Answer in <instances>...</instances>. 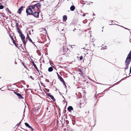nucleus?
I'll use <instances>...</instances> for the list:
<instances>
[{
	"instance_id": "f257e3e1",
	"label": "nucleus",
	"mask_w": 131,
	"mask_h": 131,
	"mask_svg": "<svg viewBox=\"0 0 131 131\" xmlns=\"http://www.w3.org/2000/svg\"><path fill=\"white\" fill-rule=\"evenodd\" d=\"M26 12L28 15H31L33 12L31 8L28 6L26 8Z\"/></svg>"
},
{
	"instance_id": "f03ea898",
	"label": "nucleus",
	"mask_w": 131,
	"mask_h": 131,
	"mask_svg": "<svg viewBox=\"0 0 131 131\" xmlns=\"http://www.w3.org/2000/svg\"><path fill=\"white\" fill-rule=\"evenodd\" d=\"M20 38L21 39V40L23 42L24 45L25 46L26 44V42H25V37L24 35L22 34L20 35Z\"/></svg>"
},
{
	"instance_id": "7ed1b4c3",
	"label": "nucleus",
	"mask_w": 131,
	"mask_h": 131,
	"mask_svg": "<svg viewBox=\"0 0 131 131\" xmlns=\"http://www.w3.org/2000/svg\"><path fill=\"white\" fill-rule=\"evenodd\" d=\"M131 60L130 59H126V60L125 61V63L126 64L125 67V69L126 70L127 69L128 67V64L130 63Z\"/></svg>"
},
{
	"instance_id": "20e7f679",
	"label": "nucleus",
	"mask_w": 131,
	"mask_h": 131,
	"mask_svg": "<svg viewBox=\"0 0 131 131\" xmlns=\"http://www.w3.org/2000/svg\"><path fill=\"white\" fill-rule=\"evenodd\" d=\"M44 91L45 93L48 96L51 97V99L53 100V101H55L56 100L54 98L53 96V95H51L49 93H48L46 91L44 90Z\"/></svg>"
},
{
	"instance_id": "39448f33",
	"label": "nucleus",
	"mask_w": 131,
	"mask_h": 131,
	"mask_svg": "<svg viewBox=\"0 0 131 131\" xmlns=\"http://www.w3.org/2000/svg\"><path fill=\"white\" fill-rule=\"evenodd\" d=\"M31 15H33L36 18H38L39 17V13L38 12H35L34 13L32 12Z\"/></svg>"
},
{
	"instance_id": "423d86ee",
	"label": "nucleus",
	"mask_w": 131,
	"mask_h": 131,
	"mask_svg": "<svg viewBox=\"0 0 131 131\" xmlns=\"http://www.w3.org/2000/svg\"><path fill=\"white\" fill-rule=\"evenodd\" d=\"M25 8V7L24 6H21L18 9L17 13H18L19 14H20L21 13V11L23 10V8Z\"/></svg>"
},
{
	"instance_id": "0eeeda50",
	"label": "nucleus",
	"mask_w": 131,
	"mask_h": 131,
	"mask_svg": "<svg viewBox=\"0 0 131 131\" xmlns=\"http://www.w3.org/2000/svg\"><path fill=\"white\" fill-rule=\"evenodd\" d=\"M26 38L27 40H28L30 41L35 46H36L35 44L32 41V40H31V39L30 38L29 35L28 34L27 35V37H26Z\"/></svg>"
},
{
	"instance_id": "6e6552de",
	"label": "nucleus",
	"mask_w": 131,
	"mask_h": 131,
	"mask_svg": "<svg viewBox=\"0 0 131 131\" xmlns=\"http://www.w3.org/2000/svg\"><path fill=\"white\" fill-rule=\"evenodd\" d=\"M9 36L10 37L11 39L13 41V43L15 45L16 47H18L17 46L18 45V44L15 43L13 38L10 35H9Z\"/></svg>"
},
{
	"instance_id": "1a4fd4ad",
	"label": "nucleus",
	"mask_w": 131,
	"mask_h": 131,
	"mask_svg": "<svg viewBox=\"0 0 131 131\" xmlns=\"http://www.w3.org/2000/svg\"><path fill=\"white\" fill-rule=\"evenodd\" d=\"M32 63L33 66L34 67V68L37 71L39 72V71L36 65L35 64L34 61H32Z\"/></svg>"
},
{
	"instance_id": "9d476101",
	"label": "nucleus",
	"mask_w": 131,
	"mask_h": 131,
	"mask_svg": "<svg viewBox=\"0 0 131 131\" xmlns=\"http://www.w3.org/2000/svg\"><path fill=\"white\" fill-rule=\"evenodd\" d=\"M126 59H127L131 60V50L130 51L129 53L128 54Z\"/></svg>"
},
{
	"instance_id": "9b49d317",
	"label": "nucleus",
	"mask_w": 131,
	"mask_h": 131,
	"mask_svg": "<svg viewBox=\"0 0 131 131\" xmlns=\"http://www.w3.org/2000/svg\"><path fill=\"white\" fill-rule=\"evenodd\" d=\"M34 5L35 7L37 8H38V7H39L41 5L39 3H38L36 4H35Z\"/></svg>"
},
{
	"instance_id": "f8f14e48",
	"label": "nucleus",
	"mask_w": 131,
	"mask_h": 131,
	"mask_svg": "<svg viewBox=\"0 0 131 131\" xmlns=\"http://www.w3.org/2000/svg\"><path fill=\"white\" fill-rule=\"evenodd\" d=\"M25 126L27 127H28L29 128H30V129L32 128V129H33L30 126L29 124L25 122Z\"/></svg>"
},
{
	"instance_id": "ddd939ff",
	"label": "nucleus",
	"mask_w": 131,
	"mask_h": 131,
	"mask_svg": "<svg viewBox=\"0 0 131 131\" xmlns=\"http://www.w3.org/2000/svg\"><path fill=\"white\" fill-rule=\"evenodd\" d=\"M67 109L69 112H71V111L73 110V108L72 106H69L68 108Z\"/></svg>"
},
{
	"instance_id": "4468645a",
	"label": "nucleus",
	"mask_w": 131,
	"mask_h": 131,
	"mask_svg": "<svg viewBox=\"0 0 131 131\" xmlns=\"http://www.w3.org/2000/svg\"><path fill=\"white\" fill-rule=\"evenodd\" d=\"M17 95L18 96V98L19 99H23L24 98L19 93L17 94Z\"/></svg>"
},
{
	"instance_id": "2eb2a0df",
	"label": "nucleus",
	"mask_w": 131,
	"mask_h": 131,
	"mask_svg": "<svg viewBox=\"0 0 131 131\" xmlns=\"http://www.w3.org/2000/svg\"><path fill=\"white\" fill-rule=\"evenodd\" d=\"M57 73V74L58 75V78L61 81H63V79L59 75V74H58V73Z\"/></svg>"
},
{
	"instance_id": "dca6fc26",
	"label": "nucleus",
	"mask_w": 131,
	"mask_h": 131,
	"mask_svg": "<svg viewBox=\"0 0 131 131\" xmlns=\"http://www.w3.org/2000/svg\"><path fill=\"white\" fill-rule=\"evenodd\" d=\"M67 19V16L66 15H64L63 17V21H65Z\"/></svg>"
},
{
	"instance_id": "f3484780",
	"label": "nucleus",
	"mask_w": 131,
	"mask_h": 131,
	"mask_svg": "<svg viewBox=\"0 0 131 131\" xmlns=\"http://www.w3.org/2000/svg\"><path fill=\"white\" fill-rule=\"evenodd\" d=\"M75 9V6L74 5H72L70 7V10L71 11H74Z\"/></svg>"
},
{
	"instance_id": "a211bd4d",
	"label": "nucleus",
	"mask_w": 131,
	"mask_h": 131,
	"mask_svg": "<svg viewBox=\"0 0 131 131\" xmlns=\"http://www.w3.org/2000/svg\"><path fill=\"white\" fill-rule=\"evenodd\" d=\"M53 69L52 67H49L48 69V71L49 72H51L52 71Z\"/></svg>"
},
{
	"instance_id": "6ab92c4d",
	"label": "nucleus",
	"mask_w": 131,
	"mask_h": 131,
	"mask_svg": "<svg viewBox=\"0 0 131 131\" xmlns=\"http://www.w3.org/2000/svg\"><path fill=\"white\" fill-rule=\"evenodd\" d=\"M29 6L30 7L31 9H34L35 7V6H34V5H30V6Z\"/></svg>"
},
{
	"instance_id": "aec40b11",
	"label": "nucleus",
	"mask_w": 131,
	"mask_h": 131,
	"mask_svg": "<svg viewBox=\"0 0 131 131\" xmlns=\"http://www.w3.org/2000/svg\"><path fill=\"white\" fill-rule=\"evenodd\" d=\"M6 10L7 12L8 13H9L10 14H11V12L10 11V10L8 8H7L6 9Z\"/></svg>"
},
{
	"instance_id": "412c9836",
	"label": "nucleus",
	"mask_w": 131,
	"mask_h": 131,
	"mask_svg": "<svg viewBox=\"0 0 131 131\" xmlns=\"http://www.w3.org/2000/svg\"><path fill=\"white\" fill-rule=\"evenodd\" d=\"M79 72H80L79 74H80L82 76L83 74L82 71L80 69H79Z\"/></svg>"
},
{
	"instance_id": "4be33fe9",
	"label": "nucleus",
	"mask_w": 131,
	"mask_h": 131,
	"mask_svg": "<svg viewBox=\"0 0 131 131\" xmlns=\"http://www.w3.org/2000/svg\"><path fill=\"white\" fill-rule=\"evenodd\" d=\"M15 21H16V22L17 21V22L16 23V27H19V24L17 22V20H15Z\"/></svg>"
},
{
	"instance_id": "5701e85b",
	"label": "nucleus",
	"mask_w": 131,
	"mask_h": 131,
	"mask_svg": "<svg viewBox=\"0 0 131 131\" xmlns=\"http://www.w3.org/2000/svg\"><path fill=\"white\" fill-rule=\"evenodd\" d=\"M17 32L19 33V34L20 35V34H22V32L20 30H19L17 31Z\"/></svg>"
},
{
	"instance_id": "b1692460",
	"label": "nucleus",
	"mask_w": 131,
	"mask_h": 131,
	"mask_svg": "<svg viewBox=\"0 0 131 131\" xmlns=\"http://www.w3.org/2000/svg\"><path fill=\"white\" fill-rule=\"evenodd\" d=\"M61 82H62L63 83V85H65V88H66L67 87V86L65 83V82L64 80H63V81H61Z\"/></svg>"
},
{
	"instance_id": "393cba45",
	"label": "nucleus",
	"mask_w": 131,
	"mask_h": 131,
	"mask_svg": "<svg viewBox=\"0 0 131 131\" xmlns=\"http://www.w3.org/2000/svg\"><path fill=\"white\" fill-rule=\"evenodd\" d=\"M44 90H44L46 91L47 92H49V89H47L46 88H45L44 89Z\"/></svg>"
},
{
	"instance_id": "a878e982",
	"label": "nucleus",
	"mask_w": 131,
	"mask_h": 131,
	"mask_svg": "<svg viewBox=\"0 0 131 131\" xmlns=\"http://www.w3.org/2000/svg\"><path fill=\"white\" fill-rule=\"evenodd\" d=\"M21 121H20L19 123H18V124H17L16 126H16H17V127L21 123Z\"/></svg>"
},
{
	"instance_id": "bb28decb",
	"label": "nucleus",
	"mask_w": 131,
	"mask_h": 131,
	"mask_svg": "<svg viewBox=\"0 0 131 131\" xmlns=\"http://www.w3.org/2000/svg\"><path fill=\"white\" fill-rule=\"evenodd\" d=\"M4 6L2 5H0V9H2L3 8Z\"/></svg>"
},
{
	"instance_id": "cd10ccee",
	"label": "nucleus",
	"mask_w": 131,
	"mask_h": 131,
	"mask_svg": "<svg viewBox=\"0 0 131 131\" xmlns=\"http://www.w3.org/2000/svg\"><path fill=\"white\" fill-rule=\"evenodd\" d=\"M83 59V57L82 56H81L79 58V59L80 60H82Z\"/></svg>"
},
{
	"instance_id": "c85d7f7f",
	"label": "nucleus",
	"mask_w": 131,
	"mask_h": 131,
	"mask_svg": "<svg viewBox=\"0 0 131 131\" xmlns=\"http://www.w3.org/2000/svg\"><path fill=\"white\" fill-rule=\"evenodd\" d=\"M31 90V89H24V90L25 91H27L28 90Z\"/></svg>"
},
{
	"instance_id": "c756f323",
	"label": "nucleus",
	"mask_w": 131,
	"mask_h": 131,
	"mask_svg": "<svg viewBox=\"0 0 131 131\" xmlns=\"http://www.w3.org/2000/svg\"><path fill=\"white\" fill-rule=\"evenodd\" d=\"M17 30H20V29L19 27H17Z\"/></svg>"
},
{
	"instance_id": "7c9ffc66",
	"label": "nucleus",
	"mask_w": 131,
	"mask_h": 131,
	"mask_svg": "<svg viewBox=\"0 0 131 131\" xmlns=\"http://www.w3.org/2000/svg\"><path fill=\"white\" fill-rule=\"evenodd\" d=\"M45 81L46 82H49V81L47 79H46L45 80Z\"/></svg>"
},
{
	"instance_id": "2f4dec72",
	"label": "nucleus",
	"mask_w": 131,
	"mask_h": 131,
	"mask_svg": "<svg viewBox=\"0 0 131 131\" xmlns=\"http://www.w3.org/2000/svg\"><path fill=\"white\" fill-rule=\"evenodd\" d=\"M30 78L31 79H32V80H34V78H33L32 77V76H30Z\"/></svg>"
},
{
	"instance_id": "473e14b6",
	"label": "nucleus",
	"mask_w": 131,
	"mask_h": 131,
	"mask_svg": "<svg viewBox=\"0 0 131 131\" xmlns=\"http://www.w3.org/2000/svg\"><path fill=\"white\" fill-rule=\"evenodd\" d=\"M22 65L24 67H25V63H24L23 62L22 63Z\"/></svg>"
},
{
	"instance_id": "72a5a7b5",
	"label": "nucleus",
	"mask_w": 131,
	"mask_h": 131,
	"mask_svg": "<svg viewBox=\"0 0 131 131\" xmlns=\"http://www.w3.org/2000/svg\"><path fill=\"white\" fill-rule=\"evenodd\" d=\"M14 93L15 94H16L17 95V93H17V92H15V91H14Z\"/></svg>"
},
{
	"instance_id": "f704fd0d",
	"label": "nucleus",
	"mask_w": 131,
	"mask_h": 131,
	"mask_svg": "<svg viewBox=\"0 0 131 131\" xmlns=\"http://www.w3.org/2000/svg\"><path fill=\"white\" fill-rule=\"evenodd\" d=\"M38 55L39 56H40L41 55V53L39 52V53H38Z\"/></svg>"
},
{
	"instance_id": "c9c22d12",
	"label": "nucleus",
	"mask_w": 131,
	"mask_h": 131,
	"mask_svg": "<svg viewBox=\"0 0 131 131\" xmlns=\"http://www.w3.org/2000/svg\"><path fill=\"white\" fill-rule=\"evenodd\" d=\"M31 131H36V130L33 128V129H32V128L31 129Z\"/></svg>"
},
{
	"instance_id": "e433bc0d",
	"label": "nucleus",
	"mask_w": 131,
	"mask_h": 131,
	"mask_svg": "<svg viewBox=\"0 0 131 131\" xmlns=\"http://www.w3.org/2000/svg\"><path fill=\"white\" fill-rule=\"evenodd\" d=\"M129 72H130V73H131V66L130 67V68Z\"/></svg>"
},
{
	"instance_id": "4c0bfd02",
	"label": "nucleus",
	"mask_w": 131,
	"mask_h": 131,
	"mask_svg": "<svg viewBox=\"0 0 131 131\" xmlns=\"http://www.w3.org/2000/svg\"><path fill=\"white\" fill-rule=\"evenodd\" d=\"M105 48H103V49H106L107 48V47H106V46H105Z\"/></svg>"
},
{
	"instance_id": "58836bf2",
	"label": "nucleus",
	"mask_w": 131,
	"mask_h": 131,
	"mask_svg": "<svg viewBox=\"0 0 131 131\" xmlns=\"http://www.w3.org/2000/svg\"><path fill=\"white\" fill-rule=\"evenodd\" d=\"M40 83H41V85H43V83L41 81L40 82Z\"/></svg>"
},
{
	"instance_id": "ea45409f",
	"label": "nucleus",
	"mask_w": 131,
	"mask_h": 131,
	"mask_svg": "<svg viewBox=\"0 0 131 131\" xmlns=\"http://www.w3.org/2000/svg\"><path fill=\"white\" fill-rule=\"evenodd\" d=\"M85 16V14H83V16Z\"/></svg>"
},
{
	"instance_id": "a19ab883",
	"label": "nucleus",
	"mask_w": 131,
	"mask_h": 131,
	"mask_svg": "<svg viewBox=\"0 0 131 131\" xmlns=\"http://www.w3.org/2000/svg\"><path fill=\"white\" fill-rule=\"evenodd\" d=\"M29 85H27V88H28L29 87Z\"/></svg>"
},
{
	"instance_id": "79ce46f5",
	"label": "nucleus",
	"mask_w": 131,
	"mask_h": 131,
	"mask_svg": "<svg viewBox=\"0 0 131 131\" xmlns=\"http://www.w3.org/2000/svg\"><path fill=\"white\" fill-rule=\"evenodd\" d=\"M37 2L36 1H35L32 2V3H34V2Z\"/></svg>"
},
{
	"instance_id": "37998d69",
	"label": "nucleus",
	"mask_w": 131,
	"mask_h": 131,
	"mask_svg": "<svg viewBox=\"0 0 131 131\" xmlns=\"http://www.w3.org/2000/svg\"><path fill=\"white\" fill-rule=\"evenodd\" d=\"M72 124L73 125H74L75 124V123L73 122H72Z\"/></svg>"
},
{
	"instance_id": "c03bdc74",
	"label": "nucleus",
	"mask_w": 131,
	"mask_h": 131,
	"mask_svg": "<svg viewBox=\"0 0 131 131\" xmlns=\"http://www.w3.org/2000/svg\"><path fill=\"white\" fill-rule=\"evenodd\" d=\"M42 86L44 87H46V86H45V85H43Z\"/></svg>"
},
{
	"instance_id": "a18cd8bd",
	"label": "nucleus",
	"mask_w": 131,
	"mask_h": 131,
	"mask_svg": "<svg viewBox=\"0 0 131 131\" xmlns=\"http://www.w3.org/2000/svg\"><path fill=\"white\" fill-rule=\"evenodd\" d=\"M44 0H40V1H43Z\"/></svg>"
},
{
	"instance_id": "49530a36",
	"label": "nucleus",
	"mask_w": 131,
	"mask_h": 131,
	"mask_svg": "<svg viewBox=\"0 0 131 131\" xmlns=\"http://www.w3.org/2000/svg\"><path fill=\"white\" fill-rule=\"evenodd\" d=\"M20 46H19V47H17V48H18V49H19V48H20Z\"/></svg>"
},
{
	"instance_id": "de8ad7c7",
	"label": "nucleus",
	"mask_w": 131,
	"mask_h": 131,
	"mask_svg": "<svg viewBox=\"0 0 131 131\" xmlns=\"http://www.w3.org/2000/svg\"><path fill=\"white\" fill-rule=\"evenodd\" d=\"M129 41L131 43V39Z\"/></svg>"
},
{
	"instance_id": "09e8293b",
	"label": "nucleus",
	"mask_w": 131,
	"mask_h": 131,
	"mask_svg": "<svg viewBox=\"0 0 131 131\" xmlns=\"http://www.w3.org/2000/svg\"><path fill=\"white\" fill-rule=\"evenodd\" d=\"M76 29L75 28L73 30V31H74L75 30H76Z\"/></svg>"
},
{
	"instance_id": "8fccbe9b",
	"label": "nucleus",
	"mask_w": 131,
	"mask_h": 131,
	"mask_svg": "<svg viewBox=\"0 0 131 131\" xmlns=\"http://www.w3.org/2000/svg\"><path fill=\"white\" fill-rule=\"evenodd\" d=\"M29 34H30V32H29Z\"/></svg>"
},
{
	"instance_id": "3c124183",
	"label": "nucleus",
	"mask_w": 131,
	"mask_h": 131,
	"mask_svg": "<svg viewBox=\"0 0 131 131\" xmlns=\"http://www.w3.org/2000/svg\"><path fill=\"white\" fill-rule=\"evenodd\" d=\"M93 15H95V14H94V13H93Z\"/></svg>"
},
{
	"instance_id": "603ef678",
	"label": "nucleus",
	"mask_w": 131,
	"mask_h": 131,
	"mask_svg": "<svg viewBox=\"0 0 131 131\" xmlns=\"http://www.w3.org/2000/svg\"><path fill=\"white\" fill-rule=\"evenodd\" d=\"M39 75H40L41 74H41V73H39Z\"/></svg>"
},
{
	"instance_id": "864d4df0",
	"label": "nucleus",
	"mask_w": 131,
	"mask_h": 131,
	"mask_svg": "<svg viewBox=\"0 0 131 131\" xmlns=\"http://www.w3.org/2000/svg\"><path fill=\"white\" fill-rule=\"evenodd\" d=\"M39 75H40L41 74H41V73H39Z\"/></svg>"
},
{
	"instance_id": "5fc2aeb1",
	"label": "nucleus",
	"mask_w": 131,
	"mask_h": 131,
	"mask_svg": "<svg viewBox=\"0 0 131 131\" xmlns=\"http://www.w3.org/2000/svg\"><path fill=\"white\" fill-rule=\"evenodd\" d=\"M47 110H48V108L47 107Z\"/></svg>"
},
{
	"instance_id": "6e6d98bb",
	"label": "nucleus",
	"mask_w": 131,
	"mask_h": 131,
	"mask_svg": "<svg viewBox=\"0 0 131 131\" xmlns=\"http://www.w3.org/2000/svg\"><path fill=\"white\" fill-rule=\"evenodd\" d=\"M41 77H43V76H41Z\"/></svg>"
},
{
	"instance_id": "4d7b16f0",
	"label": "nucleus",
	"mask_w": 131,
	"mask_h": 131,
	"mask_svg": "<svg viewBox=\"0 0 131 131\" xmlns=\"http://www.w3.org/2000/svg\"><path fill=\"white\" fill-rule=\"evenodd\" d=\"M81 106H80V108H81Z\"/></svg>"
},
{
	"instance_id": "13d9d810",
	"label": "nucleus",
	"mask_w": 131,
	"mask_h": 131,
	"mask_svg": "<svg viewBox=\"0 0 131 131\" xmlns=\"http://www.w3.org/2000/svg\"><path fill=\"white\" fill-rule=\"evenodd\" d=\"M41 65H42V64H40V66H41Z\"/></svg>"
},
{
	"instance_id": "bf43d9fd",
	"label": "nucleus",
	"mask_w": 131,
	"mask_h": 131,
	"mask_svg": "<svg viewBox=\"0 0 131 131\" xmlns=\"http://www.w3.org/2000/svg\"><path fill=\"white\" fill-rule=\"evenodd\" d=\"M82 49H84V48H83Z\"/></svg>"
},
{
	"instance_id": "052dcab7",
	"label": "nucleus",
	"mask_w": 131,
	"mask_h": 131,
	"mask_svg": "<svg viewBox=\"0 0 131 131\" xmlns=\"http://www.w3.org/2000/svg\"><path fill=\"white\" fill-rule=\"evenodd\" d=\"M20 46H21V47H22V45H20Z\"/></svg>"
},
{
	"instance_id": "680f3d73",
	"label": "nucleus",
	"mask_w": 131,
	"mask_h": 131,
	"mask_svg": "<svg viewBox=\"0 0 131 131\" xmlns=\"http://www.w3.org/2000/svg\"><path fill=\"white\" fill-rule=\"evenodd\" d=\"M63 30V29H62V30Z\"/></svg>"
},
{
	"instance_id": "e2e57ef3",
	"label": "nucleus",
	"mask_w": 131,
	"mask_h": 131,
	"mask_svg": "<svg viewBox=\"0 0 131 131\" xmlns=\"http://www.w3.org/2000/svg\"><path fill=\"white\" fill-rule=\"evenodd\" d=\"M91 3H93V2H91Z\"/></svg>"
},
{
	"instance_id": "0e129e2a",
	"label": "nucleus",
	"mask_w": 131,
	"mask_h": 131,
	"mask_svg": "<svg viewBox=\"0 0 131 131\" xmlns=\"http://www.w3.org/2000/svg\"><path fill=\"white\" fill-rule=\"evenodd\" d=\"M0 14L1 15V13H0Z\"/></svg>"
},
{
	"instance_id": "69168bd1",
	"label": "nucleus",
	"mask_w": 131,
	"mask_h": 131,
	"mask_svg": "<svg viewBox=\"0 0 131 131\" xmlns=\"http://www.w3.org/2000/svg\"><path fill=\"white\" fill-rule=\"evenodd\" d=\"M80 103V104H81V103Z\"/></svg>"
},
{
	"instance_id": "338daca9",
	"label": "nucleus",
	"mask_w": 131,
	"mask_h": 131,
	"mask_svg": "<svg viewBox=\"0 0 131 131\" xmlns=\"http://www.w3.org/2000/svg\"><path fill=\"white\" fill-rule=\"evenodd\" d=\"M104 27H102V28H103Z\"/></svg>"
},
{
	"instance_id": "774afa93",
	"label": "nucleus",
	"mask_w": 131,
	"mask_h": 131,
	"mask_svg": "<svg viewBox=\"0 0 131 131\" xmlns=\"http://www.w3.org/2000/svg\"><path fill=\"white\" fill-rule=\"evenodd\" d=\"M102 32L103 31V30H102Z\"/></svg>"
}]
</instances>
